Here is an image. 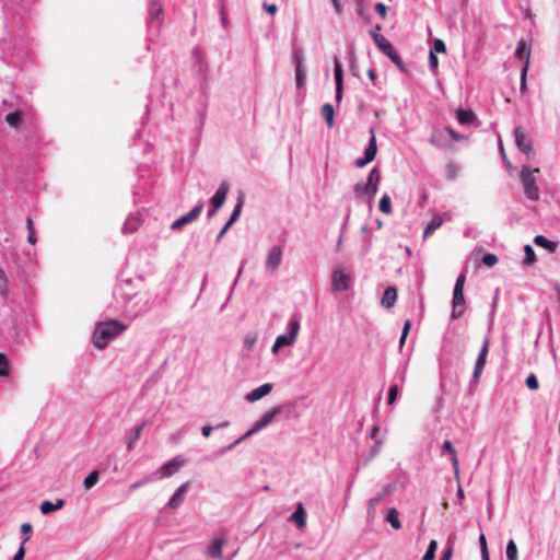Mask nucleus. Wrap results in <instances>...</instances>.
Instances as JSON below:
<instances>
[{
  "label": "nucleus",
  "instance_id": "obj_1",
  "mask_svg": "<svg viewBox=\"0 0 560 560\" xmlns=\"http://www.w3.org/2000/svg\"><path fill=\"white\" fill-rule=\"evenodd\" d=\"M126 329V325L119 320L112 319L100 323L92 337V342L97 349H104L108 342Z\"/></svg>",
  "mask_w": 560,
  "mask_h": 560
},
{
  "label": "nucleus",
  "instance_id": "obj_2",
  "mask_svg": "<svg viewBox=\"0 0 560 560\" xmlns=\"http://www.w3.org/2000/svg\"><path fill=\"white\" fill-rule=\"evenodd\" d=\"M382 26L377 24L373 31H371V36L375 43V45L382 50L401 71H405V65L400 58V56L395 51L393 45L388 39L384 36L380 35V31Z\"/></svg>",
  "mask_w": 560,
  "mask_h": 560
},
{
  "label": "nucleus",
  "instance_id": "obj_3",
  "mask_svg": "<svg viewBox=\"0 0 560 560\" xmlns=\"http://www.w3.org/2000/svg\"><path fill=\"white\" fill-rule=\"evenodd\" d=\"M281 406H276L271 408L270 410L266 411L260 419L255 423V425L248 430L244 435L238 438L233 444L228 446V450H232L235 445L240 444L250 435L255 434L256 432L260 431L265 427H267L269 423L272 422L275 417L281 412Z\"/></svg>",
  "mask_w": 560,
  "mask_h": 560
},
{
  "label": "nucleus",
  "instance_id": "obj_4",
  "mask_svg": "<svg viewBox=\"0 0 560 560\" xmlns=\"http://www.w3.org/2000/svg\"><path fill=\"white\" fill-rule=\"evenodd\" d=\"M539 172V168H534L530 171L527 166H523L521 171V180L524 187V191L530 200H537L539 198V189L534 176V173Z\"/></svg>",
  "mask_w": 560,
  "mask_h": 560
},
{
  "label": "nucleus",
  "instance_id": "obj_5",
  "mask_svg": "<svg viewBox=\"0 0 560 560\" xmlns=\"http://www.w3.org/2000/svg\"><path fill=\"white\" fill-rule=\"evenodd\" d=\"M300 330V320L296 315H294L289 324V332L287 335H280L277 337L273 346L272 352L276 353L282 347L292 346L298 337Z\"/></svg>",
  "mask_w": 560,
  "mask_h": 560
},
{
  "label": "nucleus",
  "instance_id": "obj_6",
  "mask_svg": "<svg viewBox=\"0 0 560 560\" xmlns=\"http://www.w3.org/2000/svg\"><path fill=\"white\" fill-rule=\"evenodd\" d=\"M380 182L381 172L378 168L374 167L371 170L368 182L365 184L358 183L354 186V192L358 196L370 195L371 197H373L377 192Z\"/></svg>",
  "mask_w": 560,
  "mask_h": 560
},
{
  "label": "nucleus",
  "instance_id": "obj_7",
  "mask_svg": "<svg viewBox=\"0 0 560 560\" xmlns=\"http://www.w3.org/2000/svg\"><path fill=\"white\" fill-rule=\"evenodd\" d=\"M515 143L517 148L526 155H530L533 153L532 139L528 136L527 130L522 126H517L515 128Z\"/></svg>",
  "mask_w": 560,
  "mask_h": 560
},
{
  "label": "nucleus",
  "instance_id": "obj_8",
  "mask_svg": "<svg viewBox=\"0 0 560 560\" xmlns=\"http://www.w3.org/2000/svg\"><path fill=\"white\" fill-rule=\"evenodd\" d=\"M226 544V538L223 534L215 536L212 539V542L206 549V556L212 559L222 560L223 559V547Z\"/></svg>",
  "mask_w": 560,
  "mask_h": 560
},
{
  "label": "nucleus",
  "instance_id": "obj_9",
  "mask_svg": "<svg viewBox=\"0 0 560 560\" xmlns=\"http://www.w3.org/2000/svg\"><path fill=\"white\" fill-rule=\"evenodd\" d=\"M202 209H203V203L202 202L197 203L188 213H186V214L182 215L180 218H178L177 220H175L172 223L171 229L178 230V229L183 228L184 225L191 223L195 219H197L200 215V213L202 212Z\"/></svg>",
  "mask_w": 560,
  "mask_h": 560
},
{
  "label": "nucleus",
  "instance_id": "obj_10",
  "mask_svg": "<svg viewBox=\"0 0 560 560\" xmlns=\"http://www.w3.org/2000/svg\"><path fill=\"white\" fill-rule=\"evenodd\" d=\"M489 354V339L485 338L474 369V381L477 382L482 374Z\"/></svg>",
  "mask_w": 560,
  "mask_h": 560
},
{
  "label": "nucleus",
  "instance_id": "obj_11",
  "mask_svg": "<svg viewBox=\"0 0 560 560\" xmlns=\"http://www.w3.org/2000/svg\"><path fill=\"white\" fill-rule=\"evenodd\" d=\"M370 133H371V139L369 142V145L366 147V149L364 151V158L358 159L355 161V165L358 167H363L368 163L372 162L376 156L377 145H376V138H375V132H374L373 128H371Z\"/></svg>",
  "mask_w": 560,
  "mask_h": 560
},
{
  "label": "nucleus",
  "instance_id": "obj_12",
  "mask_svg": "<svg viewBox=\"0 0 560 560\" xmlns=\"http://www.w3.org/2000/svg\"><path fill=\"white\" fill-rule=\"evenodd\" d=\"M350 288V276L342 268H336L332 273V290L347 291Z\"/></svg>",
  "mask_w": 560,
  "mask_h": 560
},
{
  "label": "nucleus",
  "instance_id": "obj_13",
  "mask_svg": "<svg viewBox=\"0 0 560 560\" xmlns=\"http://www.w3.org/2000/svg\"><path fill=\"white\" fill-rule=\"evenodd\" d=\"M452 304V318L456 319L460 317L465 311L466 301L464 296V290L454 289Z\"/></svg>",
  "mask_w": 560,
  "mask_h": 560
},
{
  "label": "nucleus",
  "instance_id": "obj_14",
  "mask_svg": "<svg viewBox=\"0 0 560 560\" xmlns=\"http://www.w3.org/2000/svg\"><path fill=\"white\" fill-rule=\"evenodd\" d=\"M186 460L182 456H176L168 463L164 464L160 468V472L163 477H171L176 474L184 465Z\"/></svg>",
  "mask_w": 560,
  "mask_h": 560
},
{
  "label": "nucleus",
  "instance_id": "obj_15",
  "mask_svg": "<svg viewBox=\"0 0 560 560\" xmlns=\"http://www.w3.org/2000/svg\"><path fill=\"white\" fill-rule=\"evenodd\" d=\"M282 260V249L279 246H273L267 257L266 268L267 270L275 271Z\"/></svg>",
  "mask_w": 560,
  "mask_h": 560
},
{
  "label": "nucleus",
  "instance_id": "obj_16",
  "mask_svg": "<svg viewBox=\"0 0 560 560\" xmlns=\"http://www.w3.org/2000/svg\"><path fill=\"white\" fill-rule=\"evenodd\" d=\"M272 390V384L270 383H266V384H262L261 386L253 389L250 393H248L246 395V400L249 401V402H254V401H257L259 399H261L262 397L269 395Z\"/></svg>",
  "mask_w": 560,
  "mask_h": 560
},
{
  "label": "nucleus",
  "instance_id": "obj_17",
  "mask_svg": "<svg viewBox=\"0 0 560 560\" xmlns=\"http://www.w3.org/2000/svg\"><path fill=\"white\" fill-rule=\"evenodd\" d=\"M228 192H229V184L224 182L220 185L219 189L217 190L214 196L211 198V205L214 207V210H218L223 206Z\"/></svg>",
  "mask_w": 560,
  "mask_h": 560
},
{
  "label": "nucleus",
  "instance_id": "obj_18",
  "mask_svg": "<svg viewBox=\"0 0 560 560\" xmlns=\"http://www.w3.org/2000/svg\"><path fill=\"white\" fill-rule=\"evenodd\" d=\"M335 81H336V100L339 102L342 98V66L341 62L336 58L335 59Z\"/></svg>",
  "mask_w": 560,
  "mask_h": 560
},
{
  "label": "nucleus",
  "instance_id": "obj_19",
  "mask_svg": "<svg viewBox=\"0 0 560 560\" xmlns=\"http://www.w3.org/2000/svg\"><path fill=\"white\" fill-rule=\"evenodd\" d=\"M515 57L521 60H524V65H527V68H529L530 47L527 46V44L524 39L518 40L517 47L515 50Z\"/></svg>",
  "mask_w": 560,
  "mask_h": 560
},
{
  "label": "nucleus",
  "instance_id": "obj_20",
  "mask_svg": "<svg viewBox=\"0 0 560 560\" xmlns=\"http://www.w3.org/2000/svg\"><path fill=\"white\" fill-rule=\"evenodd\" d=\"M189 486H190L189 481L185 482L173 494V497L168 501V506L172 510H176L180 505L182 499H183L184 494L187 492Z\"/></svg>",
  "mask_w": 560,
  "mask_h": 560
},
{
  "label": "nucleus",
  "instance_id": "obj_21",
  "mask_svg": "<svg viewBox=\"0 0 560 560\" xmlns=\"http://www.w3.org/2000/svg\"><path fill=\"white\" fill-rule=\"evenodd\" d=\"M397 300V289L395 287H388L384 291L383 298L381 300L382 306L385 308H392Z\"/></svg>",
  "mask_w": 560,
  "mask_h": 560
},
{
  "label": "nucleus",
  "instance_id": "obj_22",
  "mask_svg": "<svg viewBox=\"0 0 560 560\" xmlns=\"http://www.w3.org/2000/svg\"><path fill=\"white\" fill-rule=\"evenodd\" d=\"M298 528L302 529L306 526V512L301 503L298 504L295 512L290 516Z\"/></svg>",
  "mask_w": 560,
  "mask_h": 560
},
{
  "label": "nucleus",
  "instance_id": "obj_23",
  "mask_svg": "<svg viewBox=\"0 0 560 560\" xmlns=\"http://www.w3.org/2000/svg\"><path fill=\"white\" fill-rule=\"evenodd\" d=\"M4 120L11 128L18 129L24 121V114L22 110H15L5 115Z\"/></svg>",
  "mask_w": 560,
  "mask_h": 560
},
{
  "label": "nucleus",
  "instance_id": "obj_24",
  "mask_svg": "<svg viewBox=\"0 0 560 560\" xmlns=\"http://www.w3.org/2000/svg\"><path fill=\"white\" fill-rule=\"evenodd\" d=\"M147 425V422H142L141 424L136 425L132 431L129 433L127 439V448L131 451L135 446V443L141 436L143 428Z\"/></svg>",
  "mask_w": 560,
  "mask_h": 560
},
{
  "label": "nucleus",
  "instance_id": "obj_25",
  "mask_svg": "<svg viewBox=\"0 0 560 560\" xmlns=\"http://www.w3.org/2000/svg\"><path fill=\"white\" fill-rule=\"evenodd\" d=\"M443 448H444V451H446L450 454L454 474L456 476H458L459 463H458L456 451H455L452 442L450 440L444 441Z\"/></svg>",
  "mask_w": 560,
  "mask_h": 560
},
{
  "label": "nucleus",
  "instance_id": "obj_26",
  "mask_svg": "<svg viewBox=\"0 0 560 560\" xmlns=\"http://www.w3.org/2000/svg\"><path fill=\"white\" fill-rule=\"evenodd\" d=\"M322 116L326 120L327 126L329 128H332L334 125H335V119H334L335 112H334V107H332L331 104L326 103V104L323 105V107H322Z\"/></svg>",
  "mask_w": 560,
  "mask_h": 560
},
{
  "label": "nucleus",
  "instance_id": "obj_27",
  "mask_svg": "<svg viewBox=\"0 0 560 560\" xmlns=\"http://www.w3.org/2000/svg\"><path fill=\"white\" fill-rule=\"evenodd\" d=\"M389 492V486L385 487L380 493L373 497L369 502V513L371 514L375 509L380 505V503L384 500V498Z\"/></svg>",
  "mask_w": 560,
  "mask_h": 560
},
{
  "label": "nucleus",
  "instance_id": "obj_28",
  "mask_svg": "<svg viewBox=\"0 0 560 560\" xmlns=\"http://www.w3.org/2000/svg\"><path fill=\"white\" fill-rule=\"evenodd\" d=\"M65 504V501L62 499H58L57 502L54 504L51 503L50 501H44L42 504H40V512L43 514H48L50 512H54L56 510H59Z\"/></svg>",
  "mask_w": 560,
  "mask_h": 560
},
{
  "label": "nucleus",
  "instance_id": "obj_29",
  "mask_svg": "<svg viewBox=\"0 0 560 560\" xmlns=\"http://www.w3.org/2000/svg\"><path fill=\"white\" fill-rule=\"evenodd\" d=\"M141 225V221L137 217H130L127 219L122 226L124 233H133L136 232Z\"/></svg>",
  "mask_w": 560,
  "mask_h": 560
},
{
  "label": "nucleus",
  "instance_id": "obj_30",
  "mask_svg": "<svg viewBox=\"0 0 560 560\" xmlns=\"http://www.w3.org/2000/svg\"><path fill=\"white\" fill-rule=\"evenodd\" d=\"M456 116H457L458 122L462 124V125L470 124L475 119L474 112L466 110V109H458L456 112Z\"/></svg>",
  "mask_w": 560,
  "mask_h": 560
},
{
  "label": "nucleus",
  "instance_id": "obj_31",
  "mask_svg": "<svg viewBox=\"0 0 560 560\" xmlns=\"http://www.w3.org/2000/svg\"><path fill=\"white\" fill-rule=\"evenodd\" d=\"M386 521L390 523L392 527L395 529L401 528V523L399 521V513L396 509H389L386 515Z\"/></svg>",
  "mask_w": 560,
  "mask_h": 560
},
{
  "label": "nucleus",
  "instance_id": "obj_32",
  "mask_svg": "<svg viewBox=\"0 0 560 560\" xmlns=\"http://www.w3.org/2000/svg\"><path fill=\"white\" fill-rule=\"evenodd\" d=\"M442 223H443L442 218L440 215H434L424 230V234H423L424 237H427L433 231L439 229L442 225Z\"/></svg>",
  "mask_w": 560,
  "mask_h": 560
},
{
  "label": "nucleus",
  "instance_id": "obj_33",
  "mask_svg": "<svg viewBox=\"0 0 560 560\" xmlns=\"http://www.w3.org/2000/svg\"><path fill=\"white\" fill-rule=\"evenodd\" d=\"M444 138H445V131L435 130L431 135L430 142L435 147H444L445 145Z\"/></svg>",
  "mask_w": 560,
  "mask_h": 560
},
{
  "label": "nucleus",
  "instance_id": "obj_34",
  "mask_svg": "<svg viewBox=\"0 0 560 560\" xmlns=\"http://www.w3.org/2000/svg\"><path fill=\"white\" fill-rule=\"evenodd\" d=\"M242 208H243V197H240L229 221L226 222L228 226H232L237 221V219L241 214Z\"/></svg>",
  "mask_w": 560,
  "mask_h": 560
},
{
  "label": "nucleus",
  "instance_id": "obj_35",
  "mask_svg": "<svg viewBox=\"0 0 560 560\" xmlns=\"http://www.w3.org/2000/svg\"><path fill=\"white\" fill-rule=\"evenodd\" d=\"M535 244L537 246H540V247H544V248H547L549 249L550 252H553L556 249V244L549 240H547L545 236L542 235H537L534 240Z\"/></svg>",
  "mask_w": 560,
  "mask_h": 560
},
{
  "label": "nucleus",
  "instance_id": "obj_36",
  "mask_svg": "<svg viewBox=\"0 0 560 560\" xmlns=\"http://www.w3.org/2000/svg\"><path fill=\"white\" fill-rule=\"evenodd\" d=\"M524 254H525V257H524V260H523L524 265L530 266V265H533L536 261V255H535V252H534V249H533V247L530 245H525Z\"/></svg>",
  "mask_w": 560,
  "mask_h": 560
},
{
  "label": "nucleus",
  "instance_id": "obj_37",
  "mask_svg": "<svg viewBox=\"0 0 560 560\" xmlns=\"http://www.w3.org/2000/svg\"><path fill=\"white\" fill-rule=\"evenodd\" d=\"M458 166L454 162H448L445 165V176L447 179L454 180L458 175Z\"/></svg>",
  "mask_w": 560,
  "mask_h": 560
},
{
  "label": "nucleus",
  "instance_id": "obj_38",
  "mask_svg": "<svg viewBox=\"0 0 560 560\" xmlns=\"http://www.w3.org/2000/svg\"><path fill=\"white\" fill-rule=\"evenodd\" d=\"M295 77H296V84L299 88H302L304 85V82H305V72L303 70V67H302V60L301 58L298 59V62H296V70H295Z\"/></svg>",
  "mask_w": 560,
  "mask_h": 560
},
{
  "label": "nucleus",
  "instance_id": "obj_39",
  "mask_svg": "<svg viewBox=\"0 0 560 560\" xmlns=\"http://www.w3.org/2000/svg\"><path fill=\"white\" fill-rule=\"evenodd\" d=\"M506 558L508 560H517V547L514 540H510L506 545Z\"/></svg>",
  "mask_w": 560,
  "mask_h": 560
},
{
  "label": "nucleus",
  "instance_id": "obj_40",
  "mask_svg": "<svg viewBox=\"0 0 560 560\" xmlns=\"http://www.w3.org/2000/svg\"><path fill=\"white\" fill-rule=\"evenodd\" d=\"M380 211L389 214L392 212L390 198L387 195H384L378 203Z\"/></svg>",
  "mask_w": 560,
  "mask_h": 560
},
{
  "label": "nucleus",
  "instance_id": "obj_41",
  "mask_svg": "<svg viewBox=\"0 0 560 560\" xmlns=\"http://www.w3.org/2000/svg\"><path fill=\"white\" fill-rule=\"evenodd\" d=\"M97 480H98V471L93 470L85 477V479L83 481V486L85 489H90L97 482Z\"/></svg>",
  "mask_w": 560,
  "mask_h": 560
},
{
  "label": "nucleus",
  "instance_id": "obj_42",
  "mask_svg": "<svg viewBox=\"0 0 560 560\" xmlns=\"http://www.w3.org/2000/svg\"><path fill=\"white\" fill-rule=\"evenodd\" d=\"M26 225H27V230H28L27 241L30 244L35 245L37 242V238L35 236V228H34L33 220L30 217L26 219Z\"/></svg>",
  "mask_w": 560,
  "mask_h": 560
},
{
  "label": "nucleus",
  "instance_id": "obj_43",
  "mask_svg": "<svg viewBox=\"0 0 560 560\" xmlns=\"http://www.w3.org/2000/svg\"><path fill=\"white\" fill-rule=\"evenodd\" d=\"M438 542L435 540H431L427 552L422 557L421 560H433L435 558V551H436Z\"/></svg>",
  "mask_w": 560,
  "mask_h": 560
},
{
  "label": "nucleus",
  "instance_id": "obj_44",
  "mask_svg": "<svg viewBox=\"0 0 560 560\" xmlns=\"http://www.w3.org/2000/svg\"><path fill=\"white\" fill-rule=\"evenodd\" d=\"M163 12V8L162 5L156 2V1H152L151 2V5H150V15L153 20H156L159 19L160 14Z\"/></svg>",
  "mask_w": 560,
  "mask_h": 560
},
{
  "label": "nucleus",
  "instance_id": "obj_45",
  "mask_svg": "<svg viewBox=\"0 0 560 560\" xmlns=\"http://www.w3.org/2000/svg\"><path fill=\"white\" fill-rule=\"evenodd\" d=\"M9 375V360L5 354L0 353V376Z\"/></svg>",
  "mask_w": 560,
  "mask_h": 560
},
{
  "label": "nucleus",
  "instance_id": "obj_46",
  "mask_svg": "<svg viewBox=\"0 0 560 560\" xmlns=\"http://www.w3.org/2000/svg\"><path fill=\"white\" fill-rule=\"evenodd\" d=\"M527 65H523L521 70V86L520 90L524 94L527 90L526 79H527V72H528Z\"/></svg>",
  "mask_w": 560,
  "mask_h": 560
},
{
  "label": "nucleus",
  "instance_id": "obj_47",
  "mask_svg": "<svg viewBox=\"0 0 560 560\" xmlns=\"http://www.w3.org/2000/svg\"><path fill=\"white\" fill-rule=\"evenodd\" d=\"M0 293L5 295L8 293V279L4 270L0 267Z\"/></svg>",
  "mask_w": 560,
  "mask_h": 560
},
{
  "label": "nucleus",
  "instance_id": "obj_48",
  "mask_svg": "<svg viewBox=\"0 0 560 560\" xmlns=\"http://www.w3.org/2000/svg\"><path fill=\"white\" fill-rule=\"evenodd\" d=\"M479 542H480L482 560H489V553H488V548H487V539H486V536L483 534L480 535Z\"/></svg>",
  "mask_w": 560,
  "mask_h": 560
},
{
  "label": "nucleus",
  "instance_id": "obj_49",
  "mask_svg": "<svg viewBox=\"0 0 560 560\" xmlns=\"http://www.w3.org/2000/svg\"><path fill=\"white\" fill-rule=\"evenodd\" d=\"M482 262H483L487 267H493V266L498 262V257H497V255H494V254H486V255L482 257Z\"/></svg>",
  "mask_w": 560,
  "mask_h": 560
},
{
  "label": "nucleus",
  "instance_id": "obj_50",
  "mask_svg": "<svg viewBox=\"0 0 560 560\" xmlns=\"http://www.w3.org/2000/svg\"><path fill=\"white\" fill-rule=\"evenodd\" d=\"M525 383H526V386L533 390H535L539 387L538 380L534 374H529L527 376Z\"/></svg>",
  "mask_w": 560,
  "mask_h": 560
},
{
  "label": "nucleus",
  "instance_id": "obj_51",
  "mask_svg": "<svg viewBox=\"0 0 560 560\" xmlns=\"http://www.w3.org/2000/svg\"><path fill=\"white\" fill-rule=\"evenodd\" d=\"M410 327H411L410 320H406L405 324H404L402 332H401L400 340H399L400 347L404 346V343H405V341L407 339V336L409 334Z\"/></svg>",
  "mask_w": 560,
  "mask_h": 560
},
{
  "label": "nucleus",
  "instance_id": "obj_52",
  "mask_svg": "<svg viewBox=\"0 0 560 560\" xmlns=\"http://www.w3.org/2000/svg\"><path fill=\"white\" fill-rule=\"evenodd\" d=\"M431 51H433V52H445L446 51L445 43L442 39H440V38L435 39L434 43H433V48H432Z\"/></svg>",
  "mask_w": 560,
  "mask_h": 560
},
{
  "label": "nucleus",
  "instance_id": "obj_53",
  "mask_svg": "<svg viewBox=\"0 0 560 560\" xmlns=\"http://www.w3.org/2000/svg\"><path fill=\"white\" fill-rule=\"evenodd\" d=\"M398 396V386L392 385L388 390V404L392 405L395 402Z\"/></svg>",
  "mask_w": 560,
  "mask_h": 560
},
{
  "label": "nucleus",
  "instance_id": "obj_54",
  "mask_svg": "<svg viewBox=\"0 0 560 560\" xmlns=\"http://www.w3.org/2000/svg\"><path fill=\"white\" fill-rule=\"evenodd\" d=\"M28 540V538H25L24 541L21 544L19 550L16 551V553L14 555V558L13 560H23L24 557H25V548H24V544Z\"/></svg>",
  "mask_w": 560,
  "mask_h": 560
},
{
  "label": "nucleus",
  "instance_id": "obj_55",
  "mask_svg": "<svg viewBox=\"0 0 560 560\" xmlns=\"http://www.w3.org/2000/svg\"><path fill=\"white\" fill-rule=\"evenodd\" d=\"M375 11L382 19H385L387 15V8L384 3H381V2L376 3Z\"/></svg>",
  "mask_w": 560,
  "mask_h": 560
},
{
  "label": "nucleus",
  "instance_id": "obj_56",
  "mask_svg": "<svg viewBox=\"0 0 560 560\" xmlns=\"http://www.w3.org/2000/svg\"><path fill=\"white\" fill-rule=\"evenodd\" d=\"M465 281H466V275L465 273H460L458 276V278L456 279V283H455L454 289L464 290Z\"/></svg>",
  "mask_w": 560,
  "mask_h": 560
},
{
  "label": "nucleus",
  "instance_id": "obj_57",
  "mask_svg": "<svg viewBox=\"0 0 560 560\" xmlns=\"http://www.w3.org/2000/svg\"><path fill=\"white\" fill-rule=\"evenodd\" d=\"M445 133H447L452 139L456 140V141H460L464 139V137L462 135H459L457 131H455L454 129L452 128H446L445 130Z\"/></svg>",
  "mask_w": 560,
  "mask_h": 560
},
{
  "label": "nucleus",
  "instance_id": "obj_58",
  "mask_svg": "<svg viewBox=\"0 0 560 560\" xmlns=\"http://www.w3.org/2000/svg\"><path fill=\"white\" fill-rule=\"evenodd\" d=\"M429 62L432 70H435L439 66V59L433 51H430Z\"/></svg>",
  "mask_w": 560,
  "mask_h": 560
},
{
  "label": "nucleus",
  "instance_id": "obj_59",
  "mask_svg": "<svg viewBox=\"0 0 560 560\" xmlns=\"http://www.w3.org/2000/svg\"><path fill=\"white\" fill-rule=\"evenodd\" d=\"M262 7H264V9L266 10V12H267L268 14H271V15L276 14V13H277V11H278V8H277V5H276V4L264 3V4H262Z\"/></svg>",
  "mask_w": 560,
  "mask_h": 560
},
{
  "label": "nucleus",
  "instance_id": "obj_60",
  "mask_svg": "<svg viewBox=\"0 0 560 560\" xmlns=\"http://www.w3.org/2000/svg\"><path fill=\"white\" fill-rule=\"evenodd\" d=\"M453 556V549L451 547L446 548L440 558V560H451Z\"/></svg>",
  "mask_w": 560,
  "mask_h": 560
},
{
  "label": "nucleus",
  "instance_id": "obj_61",
  "mask_svg": "<svg viewBox=\"0 0 560 560\" xmlns=\"http://www.w3.org/2000/svg\"><path fill=\"white\" fill-rule=\"evenodd\" d=\"M213 428L211 425H203L201 431H202V435L205 438H209L211 432H212Z\"/></svg>",
  "mask_w": 560,
  "mask_h": 560
},
{
  "label": "nucleus",
  "instance_id": "obj_62",
  "mask_svg": "<svg viewBox=\"0 0 560 560\" xmlns=\"http://www.w3.org/2000/svg\"><path fill=\"white\" fill-rule=\"evenodd\" d=\"M32 530V525L30 523H23L21 525V532L27 534Z\"/></svg>",
  "mask_w": 560,
  "mask_h": 560
},
{
  "label": "nucleus",
  "instance_id": "obj_63",
  "mask_svg": "<svg viewBox=\"0 0 560 560\" xmlns=\"http://www.w3.org/2000/svg\"><path fill=\"white\" fill-rule=\"evenodd\" d=\"M231 226H228V224L225 223V225L223 226V229L220 231V233L218 234L217 236V241H220L224 234L228 232V230L230 229Z\"/></svg>",
  "mask_w": 560,
  "mask_h": 560
},
{
  "label": "nucleus",
  "instance_id": "obj_64",
  "mask_svg": "<svg viewBox=\"0 0 560 560\" xmlns=\"http://www.w3.org/2000/svg\"><path fill=\"white\" fill-rule=\"evenodd\" d=\"M331 2L334 4L335 11L337 13H341V4H340L339 0H331Z\"/></svg>",
  "mask_w": 560,
  "mask_h": 560
}]
</instances>
